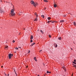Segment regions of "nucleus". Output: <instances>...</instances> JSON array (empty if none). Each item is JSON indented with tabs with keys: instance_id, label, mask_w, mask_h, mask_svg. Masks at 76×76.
<instances>
[{
	"instance_id": "obj_1",
	"label": "nucleus",
	"mask_w": 76,
	"mask_h": 76,
	"mask_svg": "<svg viewBox=\"0 0 76 76\" xmlns=\"http://www.w3.org/2000/svg\"><path fill=\"white\" fill-rule=\"evenodd\" d=\"M31 3L32 4H33V6H34V7H36L37 5V3H34V1H33V0L31 1Z\"/></svg>"
},
{
	"instance_id": "obj_2",
	"label": "nucleus",
	"mask_w": 76,
	"mask_h": 76,
	"mask_svg": "<svg viewBox=\"0 0 76 76\" xmlns=\"http://www.w3.org/2000/svg\"><path fill=\"white\" fill-rule=\"evenodd\" d=\"M14 10H12L11 11V14L12 16H13L15 15V13L14 12Z\"/></svg>"
},
{
	"instance_id": "obj_3",
	"label": "nucleus",
	"mask_w": 76,
	"mask_h": 76,
	"mask_svg": "<svg viewBox=\"0 0 76 76\" xmlns=\"http://www.w3.org/2000/svg\"><path fill=\"white\" fill-rule=\"evenodd\" d=\"M3 12H4V11L3 9H1V8L0 10V13L1 14V13H3Z\"/></svg>"
},
{
	"instance_id": "obj_4",
	"label": "nucleus",
	"mask_w": 76,
	"mask_h": 76,
	"mask_svg": "<svg viewBox=\"0 0 76 76\" xmlns=\"http://www.w3.org/2000/svg\"><path fill=\"white\" fill-rule=\"evenodd\" d=\"M8 56L9 57V58L10 59V58H11L12 57V54H11L10 53L8 55Z\"/></svg>"
},
{
	"instance_id": "obj_5",
	"label": "nucleus",
	"mask_w": 76,
	"mask_h": 76,
	"mask_svg": "<svg viewBox=\"0 0 76 76\" xmlns=\"http://www.w3.org/2000/svg\"><path fill=\"white\" fill-rule=\"evenodd\" d=\"M8 46H6L5 47V48H4V49H5V50H7L8 49Z\"/></svg>"
},
{
	"instance_id": "obj_6",
	"label": "nucleus",
	"mask_w": 76,
	"mask_h": 76,
	"mask_svg": "<svg viewBox=\"0 0 76 76\" xmlns=\"http://www.w3.org/2000/svg\"><path fill=\"white\" fill-rule=\"evenodd\" d=\"M33 38H34V36H33L32 35L31 36V37H30V39H33Z\"/></svg>"
},
{
	"instance_id": "obj_7",
	"label": "nucleus",
	"mask_w": 76,
	"mask_h": 76,
	"mask_svg": "<svg viewBox=\"0 0 76 76\" xmlns=\"http://www.w3.org/2000/svg\"><path fill=\"white\" fill-rule=\"evenodd\" d=\"M58 39L59 40H61V37H58Z\"/></svg>"
},
{
	"instance_id": "obj_8",
	"label": "nucleus",
	"mask_w": 76,
	"mask_h": 76,
	"mask_svg": "<svg viewBox=\"0 0 76 76\" xmlns=\"http://www.w3.org/2000/svg\"><path fill=\"white\" fill-rule=\"evenodd\" d=\"M35 42H34L33 43H32L31 45V47H32V46H33V45H35Z\"/></svg>"
},
{
	"instance_id": "obj_9",
	"label": "nucleus",
	"mask_w": 76,
	"mask_h": 76,
	"mask_svg": "<svg viewBox=\"0 0 76 76\" xmlns=\"http://www.w3.org/2000/svg\"><path fill=\"white\" fill-rule=\"evenodd\" d=\"M64 22V21L63 20H61L60 21V22H61V23H62V22Z\"/></svg>"
},
{
	"instance_id": "obj_10",
	"label": "nucleus",
	"mask_w": 76,
	"mask_h": 76,
	"mask_svg": "<svg viewBox=\"0 0 76 76\" xmlns=\"http://www.w3.org/2000/svg\"><path fill=\"white\" fill-rule=\"evenodd\" d=\"M34 14H35V15L36 16V18H38V15H37V13H34Z\"/></svg>"
},
{
	"instance_id": "obj_11",
	"label": "nucleus",
	"mask_w": 76,
	"mask_h": 76,
	"mask_svg": "<svg viewBox=\"0 0 76 76\" xmlns=\"http://www.w3.org/2000/svg\"><path fill=\"white\" fill-rule=\"evenodd\" d=\"M34 59L36 61H37V60L36 59V57H34Z\"/></svg>"
},
{
	"instance_id": "obj_12",
	"label": "nucleus",
	"mask_w": 76,
	"mask_h": 76,
	"mask_svg": "<svg viewBox=\"0 0 76 76\" xmlns=\"http://www.w3.org/2000/svg\"><path fill=\"white\" fill-rule=\"evenodd\" d=\"M73 23L74 26H76V22H73Z\"/></svg>"
},
{
	"instance_id": "obj_13",
	"label": "nucleus",
	"mask_w": 76,
	"mask_h": 76,
	"mask_svg": "<svg viewBox=\"0 0 76 76\" xmlns=\"http://www.w3.org/2000/svg\"><path fill=\"white\" fill-rule=\"evenodd\" d=\"M41 17H42V18H44L45 16L44 15H42L41 16Z\"/></svg>"
},
{
	"instance_id": "obj_14",
	"label": "nucleus",
	"mask_w": 76,
	"mask_h": 76,
	"mask_svg": "<svg viewBox=\"0 0 76 76\" xmlns=\"http://www.w3.org/2000/svg\"><path fill=\"white\" fill-rule=\"evenodd\" d=\"M44 2H48V1L47 0H44Z\"/></svg>"
},
{
	"instance_id": "obj_15",
	"label": "nucleus",
	"mask_w": 76,
	"mask_h": 76,
	"mask_svg": "<svg viewBox=\"0 0 76 76\" xmlns=\"http://www.w3.org/2000/svg\"><path fill=\"white\" fill-rule=\"evenodd\" d=\"M54 7H57V5L56 4H54Z\"/></svg>"
},
{
	"instance_id": "obj_16",
	"label": "nucleus",
	"mask_w": 76,
	"mask_h": 76,
	"mask_svg": "<svg viewBox=\"0 0 76 76\" xmlns=\"http://www.w3.org/2000/svg\"><path fill=\"white\" fill-rule=\"evenodd\" d=\"M48 20H50V19H51V18H50V17H48Z\"/></svg>"
},
{
	"instance_id": "obj_17",
	"label": "nucleus",
	"mask_w": 76,
	"mask_h": 76,
	"mask_svg": "<svg viewBox=\"0 0 76 76\" xmlns=\"http://www.w3.org/2000/svg\"><path fill=\"white\" fill-rule=\"evenodd\" d=\"M40 32H41V33H42V34H44V32H43V31H42V30H40Z\"/></svg>"
},
{
	"instance_id": "obj_18",
	"label": "nucleus",
	"mask_w": 76,
	"mask_h": 76,
	"mask_svg": "<svg viewBox=\"0 0 76 76\" xmlns=\"http://www.w3.org/2000/svg\"><path fill=\"white\" fill-rule=\"evenodd\" d=\"M47 73H51V72H49L48 71H47Z\"/></svg>"
},
{
	"instance_id": "obj_19",
	"label": "nucleus",
	"mask_w": 76,
	"mask_h": 76,
	"mask_svg": "<svg viewBox=\"0 0 76 76\" xmlns=\"http://www.w3.org/2000/svg\"><path fill=\"white\" fill-rule=\"evenodd\" d=\"M52 22V20L48 21V23H50V22Z\"/></svg>"
},
{
	"instance_id": "obj_20",
	"label": "nucleus",
	"mask_w": 76,
	"mask_h": 76,
	"mask_svg": "<svg viewBox=\"0 0 76 76\" xmlns=\"http://www.w3.org/2000/svg\"><path fill=\"white\" fill-rule=\"evenodd\" d=\"M34 21H37V18H36L34 20Z\"/></svg>"
},
{
	"instance_id": "obj_21",
	"label": "nucleus",
	"mask_w": 76,
	"mask_h": 76,
	"mask_svg": "<svg viewBox=\"0 0 76 76\" xmlns=\"http://www.w3.org/2000/svg\"><path fill=\"white\" fill-rule=\"evenodd\" d=\"M51 23H55V21H53Z\"/></svg>"
},
{
	"instance_id": "obj_22",
	"label": "nucleus",
	"mask_w": 76,
	"mask_h": 76,
	"mask_svg": "<svg viewBox=\"0 0 76 76\" xmlns=\"http://www.w3.org/2000/svg\"><path fill=\"white\" fill-rule=\"evenodd\" d=\"M73 63H74V64H76V62H73Z\"/></svg>"
},
{
	"instance_id": "obj_23",
	"label": "nucleus",
	"mask_w": 76,
	"mask_h": 76,
	"mask_svg": "<svg viewBox=\"0 0 76 76\" xmlns=\"http://www.w3.org/2000/svg\"><path fill=\"white\" fill-rule=\"evenodd\" d=\"M15 49H16V50H18V48L16 47L15 48Z\"/></svg>"
},
{
	"instance_id": "obj_24",
	"label": "nucleus",
	"mask_w": 76,
	"mask_h": 76,
	"mask_svg": "<svg viewBox=\"0 0 76 76\" xmlns=\"http://www.w3.org/2000/svg\"><path fill=\"white\" fill-rule=\"evenodd\" d=\"M49 38H51V35H49Z\"/></svg>"
},
{
	"instance_id": "obj_25",
	"label": "nucleus",
	"mask_w": 76,
	"mask_h": 76,
	"mask_svg": "<svg viewBox=\"0 0 76 76\" xmlns=\"http://www.w3.org/2000/svg\"><path fill=\"white\" fill-rule=\"evenodd\" d=\"M30 42H33V41H32V40H30Z\"/></svg>"
},
{
	"instance_id": "obj_26",
	"label": "nucleus",
	"mask_w": 76,
	"mask_h": 76,
	"mask_svg": "<svg viewBox=\"0 0 76 76\" xmlns=\"http://www.w3.org/2000/svg\"><path fill=\"white\" fill-rule=\"evenodd\" d=\"M63 69H64V70H66V69H65V67H63Z\"/></svg>"
},
{
	"instance_id": "obj_27",
	"label": "nucleus",
	"mask_w": 76,
	"mask_h": 76,
	"mask_svg": "<svg viewBox=\"0 0 76 76\" xmlns=\"http://www.w3.org/2000/svg\"><path fill=\"white\" fill-rule=\"evenodd\" d=\"M12 42H13V43L15 42V40H13Z\"/></svg>"
},
{
	"instance_id": "obj_28",
	"label": "nucleus",
	"mask_w": 76,
	"mask_h": 76,
	"mask_svg": "<svg viewBox=\"0 0 76 76\" xmlns=\"http://www.w3.org/2000/svg\"><path fill=\"white\" fill-rule=\"evenodd\" d=\"M74 62H76V59H75L74 61Z\"/></svg>"
},
{
	"instance_id": "obj_29",
	"label": "nucleus",
	"mask_w": 76,
	"mask_h": 76,
	"mask_svg": "<svg viewBox=\"0 0 76 76\" xmlns=\"http://www.w3.org/2000/svg\"><path fill=\"white\" fill-rule=\"evenodd\" d=\"M5 75L6 76H7V74H6V73H4Z\"/></svg>"
},
{
	"instance_id": "obj_30",
	"label": "nucleus",
	"mask_w": 76,
	"mask_h": 76,
	"mask_svg": "<svg viewBox=\"0 0 76 76\" xmlns=\"http://www.w3.org/2000/svg\"><path fill=\"white\" fill-rule=\"evenodd\" d=\"M55 47H57V45H56Z\"/></svg>"
},
{
	"instance_id": "obj_31",
	"label": "nucleus",
	"mask_w": 76,
	"mask_h": 76,
	"mask_svg": "<svg viewBox=\"0 0 76 76\" xmlns=\"http://www.w3.org/2000/svg\"><path fill=\"white\" fill-rule=\"evenodd\" d=\"M74 67H76V65H75L74 66Z\"/></svg>"
},
{
	"instance_id": "obj_32",
	"label": "nucleus",
	"mask_w": 76,
	"mask_h": 76,
	"mask_svg": "<svg viewBox=\"0 0 76 76\" xmlns=\"http://www.w3.org/2000/svg\"><path fill=\"white\" fill-rule=\"evenodd\" d=\"M22 13V12H20V13L19 14L20 15V14Z\"/></svg>"
},
{
	"instance_id": "obj_33",
	"label": "nucleus",
	"mask_w": 76,
	"mask_h": 76,
	"mask_svg": "<svg viewBox=\"0 0 76 76\" xmlns=\"http://www.w3.org/2000/svg\"><path fill=\"white\" fill-rule=\"evenodd\" d=\"M18 48H21V47H18Z\"/></svg>"
},
{
	"instance_id": "obj_34",
	"label": "nucleus",
	"mask_w": 76,
	"mask_h": 76,
	"mask_svg": "<svg viewBox=\"0 0 76 76\" xmlns=\"http://www.w3.org/2000/svg\"><path fill=\"white\" fill-rule=\"evenodd\" d=\"M30 53V51H28V53Z\"/></svg>"
},
{
	"instance_id": "obj_35",
	"label": "nucleus",
	"mask_w": 76,
	"mask_h": 76,
	"mask_svg": "<svg viewBox=\"0 0 76 76\" xmlns=\"http://www.w3.org/2000/svg\"><path fill=\"white\" fill-rule=\"evenodd\" d=\"M0 1H1H1H2V0H0Z\"/></svg>"
},
{
	"instance_id": "obj_36",
	"label": "nucleus",
	"mask_w": 76,
	"mask_h": 76,
	"mask_svg": "<svg viewBox=\"0 0 76 76\" xmlns=\"http://www.w3.org/2000/svg\"><path fill=\"white\" fill-rule=\"evenodd\" d=\"M14 72L15 73H16V71H15V70L14 69Z\"/></svg>"
},
{
	"instance_id": "obj_37",
	"label": "nucleus",
	"mask_w": 76,
	"mask_h": 76,
	"mask_svg": "<svg viewBox=\"0 0 76 76\" xmlns=\"http://www.w3.org/2000/svg\"><path fill=\"white\" fill-rule=\"evenodd\" d=\"M9 76V74H8V75H7V76Z\"/></svg>"
},
{
	"instance_id": "obj_38",
	"label": "nucleus",
	"mask_w": 76,
	"mask_h": 76,
	"mask_svg": "<svg viewBox=\"0 0 76 76\" xmlns=\"http://www.w3.org/2000/svg\"><path fill=\"white\" fill-rule=\"evenodd\" d=\"M44 9L45 10V9H46V7Z\"/></svg>"
},
{
	"instance_id": "obj_39",
	"label": "nucleus",
	"mask_w": 76,
	"mask_h": 76,
	"mask_svg": "<svg viewBox=\"0 0 76 76\" xmlns=\"http://www.w3.org/2000/svg\"><path fill=\"white\" fill-rule=\"evenodd\" d=\"M71 50H73V49H72V48H71Z\"/></svg>"
},
{
	"instance_id": "obj_40",
	"label": "nucleus",
	"mask_w": 76,
	"mask_h": 76,
	"mask_svg": "<svg viewBox=\"0 0 76 76\" xmlns=\"http://www.w3.org/2000/svg\"><path fill=\"white\" fill-rule=\"evenodd\" d=\"M56 22H57L55 21V23H56Z\"/></svg>"
},
{
	"instance_id": "obj_41",
	"label": "nucleus",
	"mask_w": 76,
	"mask_h": 76,
	"mask_svg": "<svg viewBox=\"0 0 76 76\" xmlns=\"http://www.w3.org/2000/svg\"><path fill=\"white\" fill-rule=\"evenodd\" d=\"M41 51H42V50L40 51V52H41Z\"/></svg>"
},
{
	"instance_id": "obj_42",
	"label": "nucleus",
	"mask_w": 76,
	"mask_h": 76,
	"mask_svg": "<svg viewBox=\"0 0 76 76\" xmlns=\"http://www.w3.org/2000/svg\"><path fill=\"white\" fill-rule=\"evenodd\" d=\"M3 67V66H1V68H2V67Z\"/></svg>"
},
{
	"instance_id": "obj_43",
	"label": "nucleus",
	"mask_w": 76,
	"mask_h": 76,
	"mask_svg": "<svg viewBox=\"0 0 76 76\" xmlns=\"http://www.w3.org/2000/svg\"><path fill=\"white\" fill-rule=\"evenodd\" d=\"M73 74H72V76H73Z\"/></svg>"
},
{
	"instance_id": "obj_44",
	"label": "nucleus",
	"mask_w": 76,
	"mask_h": 76,
	"mask_svg": "<svg viewBox=\"0 0 76 76\" xmlns=\"http://www.w3.org/2000/svg\"><path fill=\"white\" fill-rule=\"evenodd\" d=\"M23 30H25V28H24L23 29Z\"/></svg>"
},
{
	"instance_id": "obj_45",
	"label": "nucleus",
	"mask_w": 76,
	"mask_h": 76,
	"mask_svg": "<svg viewBox=\"0 0 76 76\" xmlns=\"http://www.w3.org/2000/svg\"><path fill=\"white\" fill-rule=\"evenodd\" d=\"M44 76H45V75H44Z\"/></svg>"
},
{
	"instance_id": "obj_46",
	"label": "nucleus",
	"mask_w": 76,
	"mask_h": 76,
	"mask_svg": "<svg viewBox=\"0 0 76 76\" xmlns=\"http://www.w3.org/2000/svg\"><path fill=\"white\" fill-rule=\"evenodd\" d=\"M15 74H16V72H15Z\"/></svg>"
},
{
	"instance_id": "obj_47",
	"label": "nucleus",
	"mask_w": 76,
	"mask_h": 76,
	"mask_svg": "<svg viewBox=\"0 0 76 76\" xmlns=\"http://www.w3.org/2000/svg\"><path fill=\"white\" fill-rule=\"evenodd\" d=\"M65 16H66V15H65L64 16V17H65Z\"/></svg>"
},
{
	"instance_id": "obj_48",
	"label": "nucleus",
	"mask_w": 76,
	"mask_h": 76,
	"mask_svg": "<svg viewBox=\"0 0 76 76\" xmlns=\"http://www.w3.org/2000/svg\"><path fill=\"white\" fill-rule=\"evenodd\" d=\"M38 76H39V75H38Z\"/></svg>"
},
{
	"instance_id": "obj_49",
	"label": "nucleus",
	"mask_w": 76,
	"mask_h": 76,
	"mask_svg": "<svg viewBox=\"0 0 76 76\" xmlns=\"http://www.w3.org/2000/svg\"><path fill=\"white\" fill-rule=\"evenodd\" d=\"M16 76H17V74H16Z\"/></svg>"
},
{
	"instance_id": "obj_50",
	"label": "nucleus",
	"mask_w": 76,
	"mask_h": 76,
	"mask_svg": "<svg viewBox=\"0 0 76 76\" xmlns=\"http://www.w3.org/2000/svg\"><path fill=\"white\" fill-rule=\"evenodd\" d=\"M68 14H69V13Z\"/></svg>"
},
{
	"instance_id": "obj_51",
	"label": "nucleus",
	"mask_w": 76,
	"mask_h": 76,
	"mask_svg": "<svg viewBox=\"0 0 76 76\" xmlns=\"http://www.w3.org/2000/svg\"><path fill=\"white\" fill-rule=\"evenodd\" d=\"M12 56H13V55H12Z\"/></svg>"
}]
</instances>
